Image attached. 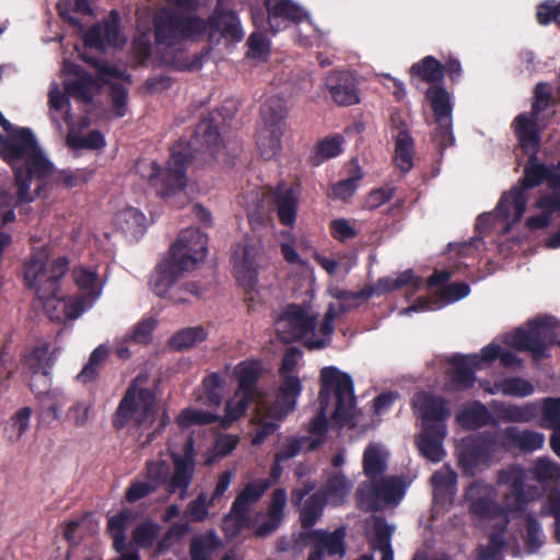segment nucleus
<instances>
[{"label": "nucleus", "instance_id": "nucleus-1", "mask_svg": "<svg viewBox=\"0 0 560 560\" xmlns=\"http://www.w3.org/2000/svg\"><path fill=\"white\" fill-rule=\"evenodd\" d=\"M0 158L13 170L16 205L34 201L54 173L39 142H0Z\"/></svg>", "mask_w": 560, "mask_h": 560}, {"label": "nucleus", "instance_id": "nucleus-2", "mask_svg": "<svg viewBox=\"0 0 560 560\" xmlns=\"http://www.w3.org/2000/svg\"><path fill=\"white\" fill-rule=\"evenodd\" d=\"M175 4L164 5L153 15L155 52L162 63L171 66H177L184 44L199 39L207 30L202 19Z\"/></svg>", "mask_w": 560, "mask_h": 560}, {"label": "nucleus", "instance_id": "nucleus-3", "mask_svg": "<svg viewBox=\"0 0 560 560\" xmlns=\"http://www.w3.org/2000/svg\"><path fill=\"white\" fill-rule=\"evenodd\" d=\"M192 144L194 142H174L165 166L147 159H139L135 165L136 172L148 180L156 195L176 208L188 202L185 187L188 165L195 159Z\"/></svg>", "mask_w": 560, "mask_h": 560}, {"label": "nucleus", "instance_id": "nucleus-4", "mask_svg": "<svg viewBox=\"0 0 560 560\" xmlns=\"http://www.w3.org/2000/svg\"><path fill=\"white\" fill-rule=\"evenodd\" d=\"M320 381L319 410L312 419L308 432L315 435V439H320L324 442L328 431L327 410L331 397L334 396L336 399L332 419L340 425H345L353 419L355 397L351 376L335 366L324 368L320 371Z\"/></svg>", "mask_w": 560, "mask_h": 560}, {"label": "nucleus", "instance_id": "nucleus-5", "mask_svg": "<svg viewBox=\"0 0 560 560\" xmlns=\"http://www.w3.org/2000/svg\"><path fill=\"white\" fill-rule=\"evenodd\" d=\"M208 254V236L199 228L180 231L168 255L156 266V290L170 285L183 272L190 271L202 261Z\"/></svg>", "mask_w": 560, "mask_h": 560}, {"label": "nucleus", "instance_id": "nucleus-6", "mask_svg": "<svg viewBox=\"0 0 560 560\" xmlns=\"http://www.w3.org/2000/svg\"><path fill=\"white\" fill-rule=\"evenodd\" d=\"M541 142H518L515 152L528 154L524 165L523 176L516 186L505 191L495 208L498 214L503 219L512 217L513 222L522 219L527 205L526 189L535 188L546 180L549 166L540 162L537 153Z\"/></svg>", "mask_w": 560, "mask_h": 560}, {"label": "nucleus", "instance_id": "nucleus-7", "mask_svg": "<svg viewBox=\"0 0 560 560\" xmlns=\"http://www.w3.org/2000/svg\"><path fill=\"white\" fill-rule=\"evenodd\" d=\"M183 453H171L174 471L166 460H148L145 463V477L158 490L164 487L168 494H177L179 500L188 497V489L192 483L196 471V452L192 438H188L182 448Z\"/></svg>", "mask_w": 560, "mask_h": 560}, {"label": "nucleus", "instance_id": "nucleus-8", "mask_svg": "<svg viewBox=\"0 0 560 560\" xmlns=\"http://www.w3.org/2000/svg\"><path fill=\"white\" fill-rule=\"evenodd\" d=\"M70 260L60 256L48 262L45 252L33 253L24 262V281L35 292L42 306L48 308L59 300L61 280L68 273Z\"/></svg>", "mask_w": 560, "mask_h": 560}, {"label": "nucleus", "instance_id": "nucleus-9", "mask_svg": "<svg viewBox=\"0 0 560 560\" xmlns=\"http://www.w3.org/2000/svg\"><path fill=\"white\" fill-rule=\"evenodd\" d=\"M156 418V396L148 387H138L131 383L125 390L112 419L116 430H122L129 423L141 428L153 423Z\"/></svg>", "mask_w": 560, "mask_h": 560}, {"label": "nucleus", "instance_id": "nucleus-10", "mask_svg": "<svg viewBox=\"0 0 560 560\" xmlns=\"http://www.w3.org/2000/svg\"><path fill=\"white\" fill-rule=\"evenodd\" d=\"M555 114L556 101L551 85L538 82L533 91L530 113L518 115L513 122L516 137L518 140H539V130Z\"/></svg>", "mask_w": 560, "mask_h": 560}, {"label": "nucleus", "instance_id": "nucleus-11", "mask_svg": "<svg viewBox=\"0 0 560 560\" xmlns=\"http://www.w3.org/2000/svg\"><path fill=\"white\" fill-rule=\"evenodd\" d=\"M500 447L498 431H482L464 438L458 447V465L463 472L474 476L481 466H489Z\"/></svg>", "mask_w": 560, "mask_h": 560}, {"label": "nucleus", "instance_id": "nucleus-12", "mask_svg": "<svg viewBox=\"0 0 560 560\" xmlns=\"http://www.w3.org/2000/svg\"><path fill=\"white\" fill-rule=\"evenodd\" d=\"M553 339L552 325L547 319L535 318L506 336L505 342L517 351L529 352L534 361H539L547 355L546 350L553 345Z\"/></svg>", "mask_w": 560, "mask_h": 560}, {"label": "nucleus", "instance_id": "nucleus-13", "mask_svg": "<svg viewBox=\"0 0 560 560\" xmlns=\"http://www.w3.org/2000/svg\"><path fill=\"white\" fill-rule=\"evenodd\" d=\"M526 478L525 469L516 464H512L498 472V485L509 487L503 501L510 512L525 511L534 499L530 489L526 485Z\"/></svg>", "mask_w": 560, "mask_h": 560}, {"label": "nucleus", "instance_id": "nucleus-14", "mask_svg": "<svg viewBox=\"0 0 560 560\" xmlns=\"http://www.w3.org/2000/svg\"><path fill=\"white\" fill-rule=\"evenodd\" d=\"M317 316L305 306L290 304L276 323L277 335L283 342L300 340L316 328Z\"/></svg>", "mask_w": 560, "mask_h": 560}, {"label": "nucleus", "instance_id": "nucleus-15", "mask_svg": "<svg viewBox=\"0 0 560 560\" xmlns=\"http://www.w3.org/2000/svg\"><path fill=\"white\" fill-rule=\"evenodd\" d=\"M260 115L259 138L262 140H280L288 136L287 107L281 97L271 96L267 98L261 106Z\"/></svg>", "mask_w": 560, "mask_h": 560}, {"label": "nucleus", "instance_id": "nucleus-16", "mask_svg": "<svg viewBox=\"0 0 560 560\" xmlns=\"http://www.w3.org/2000/svg\"><path fill=\"white\" fill-rule=\"evenodd\" d=\"M270 487L271 482L268 479H257L245 485L237 493L224 521L233 518L237 528L244 527L249 521L252 506L264 497Z\"/></svg>", "mask_w": 560, "mask_h": 560}, {"label": "nucleus", "instance_id": "nucleus-17", "mask_svg": "<svg viewBox=\"0 0 560 560\" xmlns=\"http://www.w3.org/2000/svg\"><path fill=\"white\" fill-rule=\"evenodd\" d=\"M411 405L419 413L422 427L446 424L445 421L451 416L447 400L430 392H417L412 397Z\"/></svg>", "mask_w": 560, "mask_h": 560}, {"label": "nucleus", "instance_id": "nucleus-18", "mask_svg": "<svg viewBox=\"0 0 560 560\" xmlns=\"http://www.w3.org/2000/svg\"><path fill=\"white\" fill-rule=\"evenodd\" d=\"M257 253L255 245L238 244L232 254L236 278L246 293L254 291L257 284Z\"/></svg>", "mask_w": 560, "mask_h": 560}, {"label": "nucleus", "instance_id": "nucleus-19", "mask_svg": "<svg viewBox=\"0 0 560 560\" xmlns=\"http://www.w3.org/2000/svg\"><path fill=\"white\" fill-rule=\"evenodd\" d=\"M301 392L302 383L298 376H281L276 400L266 408V416L275 420L285 418L295 408Z\"/></svg>", "mask_w": 560, "mask_h": 560}, {"label": "nucleus", "instance_id": "nucleus-20", "mask_svg": "<svg viewBox=\"0 0 560 560\" xmlns=\"http://www.w3.org/2000/svg\"><path fill=\"white\" fill-rule=\"evenodd\" d=\"M326 86L330 97L341 106L360 103L358 81L349 71H334L326 77Z\"/></svg>", "mask_w": 560, "mask_h": 560}, {"label": "nucleus", "instance_id": "nucleus-21", "mask_svg": "<svg viewBox=\"0 0 560 560\" xmlns=\"http://www.w3.org/2000/svg\"><path fill=\"white\" fill-rule=\"evenodd\" d=\"M452 371L450 374V386L452 389L462 392L470 389L476 383V370L480 369V359L478 354L467 357L464 354H454L448 360Z\"/></svg>", "mask_w": 560, "mask_h": 560}, {"label": "nucleus", "instance_id": "nucleus-22", "mask_svg": "<svg viewBox=\"0 0 560 560\" xmlns=\"http://www.w3.org/2000/svg\"><path fill=\"white\" fill-rule=\"evenodd\" d=\"M118 23L119 14L113 10L108 21L96 24L86 32L84 36L85 45L100 50L107 46L124 45L126 39L119 34Z\"/></svg>", "mask_w": 560, "mask_h": 560}, {"label": "nucleus", "instance_id": "nucleus-23", "mask_svg": "<svg viewBox=\"0 0 560 560\" xmlns=\"http://www.w3.org/2000/svg\"><path fill=\"white\" fill-rule=\"evenodd\" d=\"M346 528L338 527L334 532L324 529H311L300 534L302 540L310 539L328 557L342 559L346 556Z\"/></svg>", "mask_w": 560, "mask_h": 560}, {"label": "nucleus", "instance_id": "nucleus-24", "mask_svg": "<svg viewBox=\"0 0 560 560\" xmlns=\"http://www.w3.org/2000/svg\"><path fill=\"white\" fill-rule=\"evenodd\" d=\"M500 435V447L504 451L518 450L523 453H530L542 447L545 438L542 433L524 430L516 427H506L498 431Z\"/></svg>", "mask_w": 560, "mask_h": 560}, {"label": "nucleus", "instance_id": "nucleus-25", "mask_svg": "<svg viewBox=\"0 0 560 560\" xmlns=\"http://www.w3.org/2000/svg\"><path fill=\"white\" fill-rule=\"evenodd\" d=\"M465 499L469 502V512L477 518L493 520L501 513L500 505L479 481L470 483L465 491Z\"/></svg>", "mask_w": 560, "mask_h": 560}, {"label": "nucleus", "instance_id": "nucleus-26", "mask_svg": "<svg viewBox=\"0 0 560 560\" xmlns=\"http://www.w3.org/2000/svg\"><path fill=\"white\" fill-rule=\"evenodd\" d=\"M427 97L434 112L435 121L439 127V137L442 140H452V106L450 94L445 89L433 85L427 91Z\"/></svg>", "mask_w": 560, "mask_h": 560}, {"label": "nucleus", "instance_id": "nucleus-27", "mask_svg": "<svg viewBox=\"0 0 560 560\" xmlns=\"http://www.w3.org/2000/svg\"><path fill=\"white\" fill-rule=\"evenodd\" d=\"M265 7L273 33L280 30V22L299 23L307 18L306 11L292 0H265Z\"/></svg>", "mask_w": 560, "mask_h": 560}, {"label": "nucleus", "instance_id": "nucleus-28", "mask_svg": "<svg viewBox=\"0 0 560 560\" xmlns=\"http://www.w3.org/2000/svg\"><path fill=\"white\" fill-rule=\"evenodd\" d=\"M225 109L209 113L203 116L195 127L194 137L196 140H223L231 138V122L228 121Z\"/></svg>", "mask_w": 560, "mask_h": 560}, {"label": "nucleus", "instance_id": "nucleus-29", "mask_svg": "<svg viewBox=\"0 0 560 560\" xmlns=\"http://www.w3.org/2000/svg\"><path fill=\"white\" fill-rule=\"evenodd\" d=\"M446 436V424L422 427L417 438V445L420 453L429 460L439 463L445 456L443 441Z\"/></svg>", "mask_w": 560, "mask_h": 560}, {"label": "nucleus", "instance_id": "nucleus-30", "mask_svg": "<svg viewBox=\"0 0 560 560\" xmlns=\"http://www.w3.org/2000/svg\"><path fill=\"white\" fill-rule=\"evenodd\" d=\"M353 488V482L342 471H330L326 474L323 486L317 491L328 505L334 508L342 506Z\"/></svg>", "mask_w": 560, "mask_h": 560}, {"label": "nucleus", "instance_id": "nucleus-31", "mask_svg": "<svg viewBox=\"0 0 560 560\" xmlns=\"http://www.w3.org/2000/svg\"><path fill=\"white\" fill-rule=\"evenodd\" d=\"M235 373L238 376L236 395L254 396L258 399L262 398V393L258 388V381L262 373L260 361H242L235 368Z\"/></svg>", "mask_w": 560, "mask_h": 560}, {"label": "nucleus", "instance_id": "nucleus-32", "mask_svg": "<svg viewBox=\"0 0 560 560\" xmlns=\"http://www.w3.org/2000/svg\"><path fill=\"white\" fill-rule=\"evenodd\" d=\"M69 70L74 78L65 81L66 93L78 101L90 103L97 86L94 77L75 65H71Z\"/></svg>", "mask_w": 560, "mask_h": 560}, {"label": "nucleus", "instance_id": "nucleus-33", "mask_svg": "<svg viewBox=\"0 0 560 560\" xmlns=\"http://www.w3.org/2000/svg\"><path fill=\"white\" fill-rule=\"evenodd\" d=\"M210 36L218 32L222 37L238 42L243 38L240 20L233 11L217 8L209 20Z\"/></svg>", "mask_w": 560, "mask_h": 560}, {"label": "nucleus", "instance_id": "nucleus-34", "mask_svg": "<svg viewBox=\"0 0 560 560\" xmlns=\"http://www.w3.org/2000/svg\"><path fill=\"white\" fill-rule=\"evenodd\" d=\"M456 421L466 430H478L494 423L491 412L480 401H475L457 413Z\"/></svg>", "mask_w": 560, "mask_h": 560}, {"label": "nucleus", "instance_id": "nucleus-35", "mask_svg": "<svg viewBox=\"0 0 560 560\" xmlns=\"http://www.w3.org/2000/svg\"><path fill=\"white\" fill-rule=\"evenodd\" d=\"M275 205L279 222L284 226H293L296 221L299 199L292 188L275 195Z\"/></svg>", "mask_w": 560, "mask_h": 560}, {"label": "nucleus", "instance_id": "nucleus-36", "mask_svg": "<svg viewBox=\"0 0 560 560\" xmlns=\"http://www.w3.org/2000/svg\"><path fill=\"white\" fill-rule=\"evenodd\" d=\"M109 355V350L105 345H100L90 354L89 361L84 364L77 380L83 384L94 382L100 373L103 364Z\"/></svg>", "mask_w": 560, "mask_h": 560}, {"label": "nucleus", "instance_id": "nucleus-37", "mask_svg": "<svg viewBox=\"0 0 560 560\" xmlns=\"http://www.w3.org/2000/svg\"><path fill=\"white\" fill-rule=\"evenodd\" d=\"M207 337L208 331L203 326L187 327L175 332L168 343L172 349L183 351L205 341Z\"/></svg>", "mask_w": 560, "mask_h": 560}, {"label": "nucleus", "instance_id": "nucleus-38", "mask_svg": "<svg viewBox=\"0 0 560 560\" xmlns=\"http://www.w3.org/2000/svg\"><path fill=\"white\" fill-rule=\"evenodd\" d=\"M491 407L501 420L509 422H527L534 416V409L530 405L516 406L502 401H492Z\"/></svg>", "mask_w": 560, "mask_h": 560}, {"label": "nucleus", "instance_id": "nucleus-39", "mask_svg": "<svg viewBox=\"0 0 560 560\" xmlns=\"http://www.w3.org/2000/svg\"><path fill=\"white\" fill-rule=\"evenodd\" d=\"M325 505L328 504L320 493L316 491L311 494L300 513L302 528L311 530L322 516Z\"/></svg>", "mask_w": 560, "mask_h": 560}, {"label": "nucleus", "instance_id": "nucleus-40", "mask_svg": "<svg viewBox=\"0 0 560 560\" xmlns=\"http://www.w3.org/2000/svg\"><path fill=\"white\" fill-rule=\"evenodd\" d=\"M22 362L31 374L49 372L54 365V359L49 354L47 345L34 348L23 357Z\"/></svg>", "mask_w": 560, "mask_h": 560}, {"label": "nucleus", "instance_id": "nucleus-41", "mask_svg": "<svg viewBox=\"0 0 560 560\" xmlns=\"http://www.w3.org/2000/svg\"><path fill=\"white\" fill-rule=\"evenodd\" d=\"M376 491L380 500V504L396 503L404 494V483L397 477H383L375 478Z\"/></svg>", "mask_w": 560, "mask_h": 560}, {"label": "nucleus", "instance_id": "nucleus-42", "mask_svg": "<svg viewBox=\"0 0 560 560\" xmlns=\"http://www.w3.org/2000/svg\"><path fill=\"white\" fill-rule=\"evenodd\" d=\"M323 444L320 439H312L307 436L295 438L282 446L280 451L275 454L278 462H285L298 456L302 450L315 451Z\"/></svg>", "mask_w": 560, "mask_h": 560}, {"label": "nucleus", "instance_id": "nucleus-43", "mask_svg": "<svg viewBox=\"0 0 560 560\" xmlns=\"http://www.w3.org/2000/svg\"><path fill=\"white\" fill-rule=\"evenodd\" d=\"M363 172L359 165H353L349 171V176L335 183L331 186L330 196L335 199L348 200L351 198L357 188L358 183L362 179Z\"/></svg>", "mask_w": 560, "mask_h": 560}, {"label": "nucleus", "instance_id": "nucleus-44", "mask_svg": "<svg viewBox=\"0 0 560 560\" xmlns=\"http://www.w3.org/2000/svg\"><path fill=\"white\" fill-rule=\"evenodd\" d=\"M155 281H156V277L153 280V290H154L155 294L163 296V298H167L176 304L187 303L189 295H194V296L199 295L198 287L194 282H188L179 288H175V283L177 281V279H176L174 282H172V284L162 285L160 290H156Z\"/></svg>", "mask_w": 560, "mask_h": 560}, {"label": "nucleus", "instance_id": "nucleus-45", "mask_svg": "<svg viewBox=\"0 0 560 560\" xmlns=\"http://www.w3.org/2000/svg\"><path fill=\"white\" fill-rule=\"evenodd\" d=\"M336 317V307L332 303H330L325 312L324 319L319 326V332L323 335V338L308 339L306 341V347L308 349H324L330 343L331 336L335 331L334 320Z\"/></svg>", "mask_w": 560, "mask_h": 560}, {"label": "nucleus", "instance_id": "nucleus-46", "mask_svg": "<svg viewBox=\"0 0 560 560\" xmlns=\"http://www.w3.org/2000/svg\"><path fill=\"white\" fill-rule=\"evenodd\" d=\"M363 471L370 479H375L386 470L385 459L376 444H369L363 453Z\"/></svg>", "mask_w": 560, "mask_h": 560}, {"label": "nucleus", "instance_id": "nucleus-47", "mask_svg": "<svg viewBox=\"0 0 560 560\" xmlns=\"http://www.w3.org/2000/svg\"><path fill=\"white\" fill-rule=\"evenodd\" d=\"M357 505L365 512H376L381 509L374 479L371 482H362L355 492Z\"/></svg>", "mask_w": 560, "mask_h": 560}, {"label": "nucleus", "instance_id": "nucleus-48", "mask_svg": "<svg viewBox=\"0 0 560 560\" xmlns=\"http://www.w3.org/2000/svg\"><path fill=\"white\" fill-rule=\"evenodd\" d=\"M498 389L505 396L527 397L535 390L534 385L520 376L506 377L497 382Z\"/></svg>", "mask_w": 560, "mask_h": 560}, {"label": "nucleus", "instance_id": "nucleus-49", "mask_svg": "<svg viewBox=\"0 0 560 560\" xmlns=\"http://www.w3.org/2000/svg\"><path fill=\"white\" fill-rule=\"evenodd\" d=\"M412 74H417L428 83H435L443 75L442 65L433 57L428 56L420 62L415 63L410 69Z\"/></svg>", "mask_w": 560, "mask_h": 560}, {"label": "nucleus", "instance_id": "nucleus-50", "mask_svg": "<svg viewBox=\"0 0 560 560\" xmlns=\"http://www.w3.org/2000/svg\"><path fill=\"white\" fill-rule=\"evenodd\" d=\"M30 389L40 404H45L50 396H56L59 392L51 388L50 371L31 374Z\"/></svg>", "mask_w": 560, "mask_h": 560}, {"label": "nucleus", "instance_id": "nucleus-51", "mask_svg": "<svg viewBox=\"0 0 560 560\" xmlns=\"http://www.w3.org/2000/svg\"><path fill=\"white\" fill-rule=\"evenodd\" d=\"M393 527L385 518L377 517L373 524V537L369 538L370 545L376 550H387L392 547Z\"/></svg>", "mask_w": 560, "mask_h": 560}, {"label": "nucleus", "instance_id": "nucleus-52", "mask_svg": "<svg viewBox=\"0 0 560 560\" xmlns=\"http://www.w3.org/2000/svg\"><path fill=\"white\" fill-rule=\"evenodd\" d=\"M218 421V416L200 409L187 408L180 411L177 423L180 428H189L191 425L211 424Z\"/></svg>", "mask_w": 560, "mask_h": 560}, {"label": "nucleus", "instance_id": "nucleus-53", "mask_svg": "<svg viewBox=\"0 0 560 560\" xmlns=\"http://www.w3.org/2000/svg\"><path fill=\"white\" fill-rule=\"evenodd\" d=\"M224 381L219 373H211L202 381V387L206 396V405L218 407L223 397Z\"/></svg>", "mask_w": 560, "mask_h": 560}, {"label": "nucleus", "instance_id": "nucleus-54", "mask_svg": "<svg viewBox=\"0 0 560 560\" xmlns=\"http://www.w3.org/2000/svg\"><path fill=\"white\" fill-rule=\"evenodd\" d=\"M532 474L538 482L547 483L560 478V466L549 458L539 457L534 463Z\"/></svg>", "mask_w": 560, "mask_h": 560}, {"label": "nucleus", "instance_id": "nucleus-55", "mask_svg": "<svg viewBox=\"0 0 560 560\" xmlns=\"http://www.w3.org/2000/svg\"><path fill=\"white\" fill-rule=\"evenodd\" d=\"M217 540L214 535L196 536L190 541L191 560H211V553L215 549Z\"/></svg>", "mask_w": 560, "mask_h": 560}, {"label": "nucleus", "instance_id": "nucleus-56", "mask_svg": "<svg viewBox=\"0 0 560 560\" xmlns=\"http://www.w3.org/2000/svg\"><path fill=\"white\" fill-rule=\"evenodd\" d=\"M60 16L74 26H80L79 21L72 15V12L90 14L91 8L89 0H62L57 4Z\"/></svg>", "mask_w": 560, "mask_h": 560}, {"label": "nucleus", "instance_id": "nucleus-57", "mask_svg": "<svg viewBox=\"0 0 560 560\" xmlns=\"http://www.w3.org/2000/svg\"><path fill=\"white\" fill-rule=\"evenodd\" d=\"M341 152V142H317L308 158V162L312 166H319L325 161L338 156Z\"/></svg>", "mask_w": 560, "mask_h": 560}, {"label": "nucleus", "instance_id": "nucleus-58", "mask_svg": "<svg viewBox=\"0 0 560 560\" xmlns=\"http://www.w3.org/2000/svg\"><path fill=\"white\" fill-rule=\"evenodd\" d=\"M413 142H396L393 163L401 173H408L413 167Z\"/></svg>", "mask_w": 560, "mask_h": 560}, {"label": "nucleus", "instance_id": "nucleus-59", "mask_svg": "<svg viewBox=\"0 0 560 560\" xmlns=\"http://www.w3.org/2000/svg\"><path fill=\"white\" fill-rule=\"evenodd\" d=\"M93 173L84 170H62L58 173L56 180L67 188H74L86 184Z\"/></svg>", "mask_w": 560, "mask_h": 560}, {"label": "nucleus", "instance_id": "nucleus-60", "mask_svg": "<svg viewBox=\"0 0 560 560\" xmlns=\"http://www.w3.org/2000/svg\"><path fill=\"white\" fill-rule=\"evenodd\" d=\"M544 544L542 529L533 514L526 515L525 545L529 551H537Z\"/></svg>", "mask_w": 560, "mask_h": 560}, {"label": "nucleus", "instance_id": "nucleus-61", "mask_svg": "<svg viewBox=\"0 0 560 560\" xmlns=\"http://www.w3.org/2000/svg\"><path fill=\"white\" fill-rule=\"evenodd\" d=\"M160 526L153 522H145L138 525L132 532V538L141 547L149 548L153 545Z\"/></svg>", "mask_w": 560, "mask_h": 560}, {"label": "nucleus", "instance_id": "nucleus-62", "mask_svg": "<svg viewBox=\"0 0 560 560\" xmlns=\"http://www.w3.org/2000/svg\"><path fill=\"white\" fill-rule=\"evenodd\" d=\"M152 40H151V31H141L138 27L137 33L132 40V48L135 55L141 60H147L152 55Z\"/></svg>", "mask_w": 560, "mask_h": 560}, {"label": "nucleus", "instance_id": "nucleus-63", "mask_svg": "<svg viewBox=\"0 0 560 560\" xmlns=\"http://www.w3.org/2000/svg\"><path fill=\"white\" fill-rule=\"evenodd\" d=\"M241 398L237 401H228L225 405V418L228 421H236L241 419L249 405L253 402H258V398L254 396L240 395Z\"/></svg>", "mask_w": 560, "mask_h": 560}, {"label": "nucleus", "instance_id": "nucleus-64", "mask_svg": "<svg viewBox=\"0 0 560 560\" xmlns=\"http://www.w3.org/2000/svg\"><path fill=\"white\" fill-rule=\"evenodd\" d=\"M542 417L550 428H560V397H548L544 400Z\"/></svg>", "mask_w": 560, "mask_h": 560}]
</instances>
